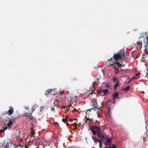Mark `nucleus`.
<instances>
[{
	"label": "nucleus",
	"mask_w": 148,
	"mask_h": 148,
	"mask_svg": "<svg viewBox=\"0 0 148 148\" xmlns=\"http://www.w3.org/2000/svg\"><path fill=\"white\" fill-rule=\"evenodd\" d=\"M90 129L94 135H95L97 134L98 135V134L101 132H100L101 129L97 126L95 125L92 126L90 127Z\"/></svg>",
	"instance_id": "obj_1"
},
{
	"label": "nucleus",
	"mask_w": 148,
	"mask_h": 148,
	"mask_svg": "<svg viewBox=\"0 0 148 148\" xmlns=\"http://www.w3.org/2000/svg\"><path fill=\"white\" fill-rule=\"evenodd\" d=\"M122 59L121 57V55L120 53L118 54L115 53L114 54L113 57L111 58L110 59L107 60L108 62L112 61L114 60L116 61H118L120 59Z\"/></svg>",
	"instance_id": "obj_2"
},
{
	"label": "nucleus",
	"mask_w": 148,
	"mask_h": 148,
	"mask_svg": "<svg viewBox=\"0 0 148 148\" xmlns=\"http://www.w3.org/2000/svg\"><path fill=\"white\" fill-rule=\"evenodd\" d=\"M97 136L98 137L101 139L102 141H103L105 139L107 138L108 136L106 134V132H103L98 134Z\"/></svg>",
	"instance_id": "obj_3"
},
{
	"label": "nucleus",
	"mask_w": 148,
	"mask_h": 148,
	"mask_svg": "<svg viewBox=\"0 0 148 148\" xmlns=\"http://www.w3.org/2000/svg\"><path fill=\"white\" fill-rule=\"evenodd\" d=\"M92 138L94 140L95 143L96 142H99V143L100 148H101L102 146V143L101 140H99L96 137L94 136H92Z\"/></svg>",
	"instance_id": "obj_4"
},
{
	"label": "nucleus",
	"mask_w": 148,
	"mask_h": 148,
	"mask_svg": "<svg viewBox=\"0 0 148 148\" xmlns=\"http://www.w3.org/2000/svg\"><path fill=\"white\" fill-rule=\"evenodd\" d=\"M9 108L10 109L8 110V112H7V114L8 113V115H10L14 112V110L13 108L12 107H10Z\"/></svg>",
	"instance_id": "obj_5"
},
{
	"label": "nucleus",
	"mask_w": 148,
	"mask_h": 148,
	"mask_svg": "<svg viewBox=\"0 0 148 148\" xmlns=\"http://www.w3.org/2000/svg\"><path fill=\"white\" fill-rule=\"evenodd\" d=\"M119 93L116 92V93H114L112 95V97L113 98V99L114 101L115 100V99L116 98L119 99V97H118Z\"/></svg>",
	"instance_id": "obj_6"
},
{
	"label": "nucleus",
	"mask_w": 148,
	"mask_h": 148,
	"mask_svg": "<svg viewBox=\"0 0 148 148\" xmlns=\"http://www.w3.org/2000/svg\"><path fill=\"white\" fill-rule=\"evenodd\" d=\"M119 84V80L117 79V82L114 85V89L115 90L116 88L118 86H120V85Z\"/></svg>",
	"instance_id": "obj_7"
},
{
	"label": "nucleus",
	"mask_w": 148,
	"mask_h": 148,
	"mask_svg": "<svg viewBox=\"0 0 148 148\" xmlns=\"http://www.w3.org/2000/svg\"><path fill=\"white\" fill-rule=\"evenodd\" d=\"M102 92L104 93V95H105L107 94L109 92L108 90L107 89H105L104 90H102Z\"/></svg>",
	"instance_id": "obj_8"
},
{
	"label": "nucleus",
	"mask_w": 148,
	"mask_h": 148,
	"mask_svg": "<svg viewBox=\"0 0 148 148\" xmlns=\"http://www.w3.org/2000/svg\"><path fill=\"white\" fill-rule=\"evenodd\" d=\"M131 88V87L130 86H127L125 89H123V90L125 92L128 91Z\"/></svg>",
	"instance_id": "obj_9"
},
{
	"label": "nucleus",
	"mask_w": 148,
	"mask_h": 148,
	"mask_svg": "<svg viewBox=\"0 0 148 148\" xmlns=\"http://www.w3.org/2000/svg\"><path fill=\"white\" fill-rule=\"evenodd\" d=\"M146 34H147L146 32H145V33L143 32L142 33H141L140 34V37L141 38H142L145 37L146 36Z\"/></svg>",
	"instance_id": "obj_10"
},
{
	"label": "nucleus",
	"mask_w": 148,
	"mask_h": 148,
	"mask_svg": "<svg viewBox=\"0 0 148 148\" xmlns=\"http://www.w3.org/2000/svg\"><path fill=\"white\" fill-rule=\"evenodd\" d=\"M91 110L94 109V111H96L97 110H99L100 108H97V106H94L93 107V108H90Z\"/></svg>",
	"instance_id": "obj_11"
},
{
	"label": "nucleus",
	"mask_w": 148,
	"mask_h": 148,
	"mask_svg": "<svg viewBox=\"0 0 148 148\" xmlns=\"http://www.w3.org/2000/svg\"><path fill=\"white\" fill-rule=\"evenodd\" d=\"M53 104L54 105L51 108V110L52 111H54V112H55V111H54L55 107H57V106L56 105L55 102Z\"/></svg>",
	"instance_id": "obj_12"
},
{
	"label": "nucleus",
	"mask_w": 148,
	"mask_h": 148,
	"mask_svg": "<svg viewBox=\"0 0 148 148\" xmlns=\"http://www.w3.org/2000/svg\"><path fill=\"white\" fill-rule=\"evenodd\" d=\"M104 140H106L108 143H110L111 141V139L109 138L108 136L107 138L105 139Z\"/></svg>",
	"instance_id": "obj_13"
},
{
	"label": "nucleus",
	"mask_w": 148,
	"mask_h": 148,
	"mask_svg": "<svg viewBox=\"0 0 148 148\" xmlns=\"http://www.w3.org/2000/svg\"><path fill=\"white\" fill-rule=\"evenodd\" d=\"M116 65L118 67H120V68L123 65L122 64H120L119 62H118V61H117V62L116 63Z\"/></svg>",
	"instance_id": "obj_14"
},
{
	"label": "nucleus",
	"mask_w": 148,
	"mask_h": 148,
	"mask_svg": "<svg viewBox=\"0 0 148 148\" xmlns=\"http://www.w3.org/2000/svg\"><path fill=\"white\" fill-rule=\"evenodd\" d=\"M119 72V69L118 68H116L114 69V73L115 74H117Z\"/></svg>",
	"instance_id": "obj_15"
},
{
	"label": "nucleus",
	"mask_w": 148,
	"mask_h": 148,
	"mask_svg": "<svg viewBox=\"0 0 148 148\" xmlns=\"http://www.w3.org/2000/svg\"><path fill=\"white\" fill-rule=\"evenodd\" d=\"M112 80L114 82H116L117 80L115 77H114L112 78Z\"/></svg>",
	"instance_id": "obj_16"
},
{
	"label": "nucleus",
	"mask_w": 148,
	"mask_h": 148,
	"mask_svg": "<svg viewBox=\"0 0 148 148\" xmlns=\"http://www.w3.org/2000/svg\"><path fill=\"white\" fill-rule=\"evenodd\" d=\"M102 92V89H99L97 91V92L99 94H101Z\"/></svg>",
	"instance_id": "obj_17"
},
{
	"label": "nucleus",
	"mask_w": 148,
	"mask_h": 148,
	"mask_svg": "<svg viewBox=\"0 0 148 148\" xmlns=\"http://www.w3.org/2000/svg\"><path fill=\"white\" fill-rule=\"evenodd\" d=\"M140 75V73H136V74L135 75V77H133V78H134L135 79L136 78H137V76H138Z\"/></svg>",
	"instance_id": "obj_18"
},
{
	"label": "nucleus",
	"mask_w": 148,
	"mask_h": 148,
	"mask_svg": "<svg viewBox=\"0 0 148 148\" xmlns=\"http://www.w3.org/2000/svg\"><path fill=\"white\" fill-rule=\"evenodd\" d=\"M47 92H49V93H50V92H51L53 91V89H49L47 90Z\"/></svg>",
	"instance_id": "obj_19"
},
{
	"label": "nucleus",
	"mask_w": 148,
	"mask_h": 148,
	"mask_svg": "<svg viewBox=\"0 0 148 148\" xmlns=\"http://www.w3.org/2000/svg\"><path fill=\"white\" fill-rule=\"evenodd\" d=\"M144 47H145V49L144 50V51L145 52V53L146 54H148V53L147 52V51L146 50V45H144Z\"/></svg>",
	"instance_id": "obj_20"
},
{
	"label": "nucleus",
	"mask_w": 148,
	"mask_h": 148,
	"mask_svg": "<svg viewBox=\"0 0 148 148\" xmlns=\"http://www.w3.org/2000/svg\"><path fill=\"white\" fill-rule=\"evenodd\" d=\"M137 44L138 45H141V46H142V42L139 41V42H137Z\"/></svg>",
	"instance_id": "obj_21"
},
{
	"label": "nucleus",
	"mask_w": 148,
	"mask_h": 148,
	"mask_svg": "<svg viewBox=\"0 0 148 148\" xmlns=\"http://www.w3.org/2000/svg\"><path fill=\"white\" fill-rule=\"evenodd\" d=\"M12 123H7V125L9 126H10L12 125Z\"/></svg>",
	"instance_id": "obj_22"
},
{
	"label": "nucleus",
	"mask_w": 148,
	"mask_h": 148,
	"mask_svg": "<svg viewBox=\"0 0 148 148\" xmlns=\"http://www.w3.org/2000/svg\"><path fill=\"white\" fill-rule=\"evenodd\" d=\"M105 148H117L115 145H113L112 147L108 148V147H106Z\"/></svg>",
	"instance_id": "obj_23"
},
{
	"label": "nucleus",
	"mask_w": 148,
	"mask_h": 148,
	"mask_svg": "<svg viewBox=\"0 0 148 148\" xmlns=\"http://www.w3.org/2000/svg\"><path fill=\"white\" fill-rule=\"evenodd\" d=\"M49 92H47V90L46 92L45 93V95L46 96H47L48 95H49Z\"/></svg>",
	"instance_id": "obj_24"
},
{
	"label": "nucleus",
	"mask_w": 148,
	"mask_h": 148,
	"mask_svg": "<svg viewBox=\"0 0 148 148\" xmlns=\"http://www.w3.org/2000/svg\"><path fill=\"white\" fill-rule=\"evenodd\" d=\"M75 79L73 78L71 80V83H73V82H75Z\"/></svg>",
	"instance_id": "obj_25"
},
{
	"label": "nucleus",
	"mask_w": 148,
	"mask_h": 148,
	"mask_svg": "<svg viewBox=\"0 0 148 148\" xmlns=\"http://www.w3.org/2000/svg\"><path fill=\"white\" fill-rule=\"evenodd\" d=\"M54 123L55 125H56V126H58L59 125L58 123L57 122H54Z\"/></svg>",
	"instance_id": "obj_26"
},
{
	"label": "nucleus",
	"mask_w": 148,
	"mask_h": 148,
	"mask_svg": "<svg viewBox=\"0 0 148 148\" xmlns=\"http://www.w3.org/2000/svg\"><path fill=\"white\" fill-rule=\"evenodd\" d=\"M105 86L107 88H108L109 87V85L108 84H107Z\"/></svg>",
	"instance_id": "obj_27"
},
{
	"label": "nucleus",
	"mask_w": 148,
	"mask_h": 148,
	"mask_svg": "<svg viewBox=\"0 0 148 148\" xmlns=\"http://www.w3.org/2000/svg\"><path fill=\"white\" fill-rule=\"evenodd\" d=\"M34 134V133L33 132H31V137L33 136V135Z\"/></svg>",
	"instance_id": "obj_28"
},
{
	"label": "nucleus",
	"mask_w": 148,
	"mask_h": 148,
	"mask_svg": "<svg viewBox=\"0 0 148 148\" xmlns=\"http://www.w3.org/2000/svg\"><path fill=\"white\" fill-rule=\"evenodd\" d=\"M61 108L63 109H65L66 108V106H62Z\"/></svg>",
	"instance_id": "obj_29"
},
{
	"label": "nucleus",
	"mask_w": 148,
	"mask_h": 148,
	"mask_svg": "<svg viewBox=\"0 0 148 148\" xmlns=\"http://www.w3.org/2000/svg\"><path fill=\"white\" fill-rule=\"evenodd\" d=\"M5 130V129L4 130H0V134L2 133Z\"/></svg>",
	"instance_id": "obj_30"
},
{
	"label": "nucleus",
	"mask_w": 148,
	"mask_h": 148,
	"mask_svg": "<svg viewBox=\"0 0 148 148\" xmlns=\"http://www.w3.org/2000/svg\"><path fill=\"white\" fill-rule=\"evenodd\" d=\"M62 121H63V122H65V121H66V119H64V118L62 119Z\"/></svg>",
	"instance_id": "obj_31"
},
{
	"label": "nucleus",
	"mask_w": 148,
	"mask_h": 148,
	"mask_svg": "<svg viewBox=\"0 0 148 148\" xmlns=\"http://www.w3.org/2000/svg\"><path fill=\"white\" fill-rule=\"evenodd\" d=\"M99 79L97 77V80H98V82H97V81H95V82H96L97 83H98L99 82Z\"/></svg>",
	"instance_id": "obj_32"
},
{
	"label": "nucleus",
	"mask_w": 148,
	"mask_h": 148,
	"mask_svg": "<svg viewBox=\"0 0 148 148\" xmlns=\"http://www.w3.org/2000/svg\"><path fill=\"white\" fill-rule=\"evenodd\" d=\"M67 120L69 121H72V120L70 118H68V119Z\"/></svg>",
	"instance_id": "obj_33"
},
{
	"label": "nucleus",
	"mask_w": 148,
	"mask_h": 148,
	"mask_svg": "<svg viewBox=\"0 0 148 148\" xmlns=\"http://www.w3.org/2000/svg\"><path fill=\"white\" fill-rule=\"evenodd\" d=\"M146 40L147 41V43H146V44H145V45H146L147 44V43H148V37H147L146 38Z\"/></svg>",
	"instance_id": "obj_34"
},
{
	"label": "nucleus",
	"mask_w": 148,
	"mask_h": 148,
	"mask_svg": "<svg viewBox=\"0 0 148 148\" xmlns=\"http://www.w3.org/2000/svg\"><path fill=\"white\" fill-rule=\"evenodd\" d=\"M87 120H90V119H86V121H85V123H83V124H84H84H85V123H86L87 122Z\"/></svg>",
	"instance_id": "obj_35"
},
{
	"label": "nucleus",
	"mask_w": 148,
	"mask_h": 148,
	"mask_svg": "<svg viewBox=\"0 0 148 148\" xmlns=\"http://www.w3.org/2000/svg\"><path fill=\"white\" fill-rule=\"evenodd\" d=\"M68 118V116H67L65 118V119H66V121H67L68 119V118Z\"/></svg>",
	"instance_id": "obj_36"
},
{
	"label": "nucleus",
	"mask_w": 148,
	"mask_h": 148,
	"mask_svg": "<svg viewBox=\"0 0 148 148\" xmlns=\"http://www.w3.org/2000/svg\"><path fill=\"white\" fill-rule=\"evenodd\" d=\"M108 113L109 114H110V109L109 108H108Z\"/></svg>",
	"instance_id": "obj_37"
},
{
	"label": "nucleus",
	"mask_w": 148,
	"mask_h": 148,
	"mask_svg": "<svg viewBox=\"0 0 148 148\" xmlns=\"http://www.w3.org/2000/svg\"><path fill=\"white\" fill-rule=\"evenodd\" d=\"M29 118L30 120H32L33 118L32 117H30V116H29Z\"/></svg>",
	"instance_id": "obj_38"
},
{
	"label": "nucleus",
	"mask_w": 148,
	"mask_h": 148,
	"mask_svg": "<svg viewBox=\"0 0 148 148\" xmlns=\"http://www.w3.org/2000/svg\"><path fill=\"white\" fill-rule=\"evenodd\" d=\"M90 110H89V109H88V110H86V111L87 112H89L90 111Z\"/></svg>",
	"instance_id": "obj_39"
},
{
	"label": "nucleus",
	"mask_w": 148,
	"mask_h": 148,
	"mask_svg": "<svg viewBox=\"0 0 148 148\" xmlns=\"http://www.w3.org/2000/svg\"><path fill=\"white\" fill-rule=\"evenodd\" d=\"M31 132H34V131L33 130V128H31Z\"/></svg>",
	"instance_id": "obj_40"
},
{
	"label": "nucleus",
	"mask_w": 148,
	"mask_h": 148,
	"mask_svg": "<svg viewBox=\"0 0 148 148\" xmlns=\"http://www.w3.org/2000/svg\"><path fill=\"white\" fill-rule=\"evenodd\" d=\"M77 121V120L76 119H75L73 120V121H74V123H76V122L75 121Z\"/></svg>",
	"instance_id": "obj_41"
},
{
	"label": "nucleus",
	"mask_w": 148,
	"mask_h": 148,
	"mask_svg": "<svg viewBox=\"0 0 148 148\" xmlns=\"http://www.w3.org/2000/svg\"><path fill=\"white\" fill-rule=\"evenodd\" d=\"M113 66V68H114V69H115L116 68V67L115 66V65H114Z\"/></svg>",
	"instance_id": "obj_42"
},
{
	"label": "nucleus",
	"mask_w": 148,
	"mask_h": 148,
	"mask_svg": "<svg viewBox=\"0 0 148 148\" xmlns=\"http://www.w3.org/2000/svg\"><path fill=\"white\" fill-rule=\"evenodd\" d=\"M28 148V147L27 146V145H25V148Z\"/></svg>",
	"instance_id": "obj_43"
},
{
	"label": "nucleus",
	"mask_w": 148,
	"mask_h": 148,
	"mask_svg": "<svg viewBox=\"0 0 148 148\" xmlns=\"http://www.w3.org/2000/svg\"><path fill=\"white\" fill-rule=\"evenodd\" d=\"M21 131L20 130H19L18 131V134H20Z\"/></svg>",
	"instance_id": "obj_44"
},
{
	"label": "nucleus",
	"mask_w": 148,
	"mask_h": 148,
	"mask_svg": "<svg viewBox=\"0 0 148 148\" xmlns=\"http://www.w3.org/2000/svg\"><path fill=\"white\" fill-rule=\"evenodd\" d=\"M112 65H113V66L114 65H113V64H111L110 65V66H112Z\"/></svg>",
	"instance_id": "obj_45"
},
{
	"label": "nucleus",
	"mask_w": 148,
	"mask_h": 148,
	"mask_svg": "<svg viewBox=\"0 0 148 148\" xmlns=\"http://www.w3.org/2000/svg\"><path fill=\"white\" fill-rule=\"evenodd\" d=\"M102 72L104 73V71L103 70H102Z\"/></svg>",
	"instance_id": "obj_46"
},
{
	"label": "nucleus",
	"mask_w": 148,
	"mask_h": 148,
	"mask_svg": "<svg viewBox=\"0 0 148 148\" xmlns=\"http://www.w3.org/2000/svg\"><path fill=\"white\" fill-rule=\"evenodd\" d=\"M25 115L27 116H28L27 115V114H26V115Z\"/></svg>",
	"instance_id": "obj_47"
},
{
	"label": "nucleus",
	"mask_w": 148,
	"mask_h": 148,
	"mask_svg": "<svg viewBox=\"0 0 148 148\" xmlns=\"http://www.w3.org/2000/svg\"><path fill=\"white\" fill-rule=\"evenodd\" d=\"M25 115L27 116H28L27 115V114H26V115Z\"/></svg>",
	"instance_id": "obj_48"
},
{
	"label": "nucleus",
	"mask_w": 148,
	"mask_h": 148,
	"mask_svg": "<svg viewBox=\"0 0 148 148\" xmlns=\"http://www.w3.org/2000/svg\"><path fill=\"white\" fill-rule=\"evenodd\" d=\"M81 125V124L80 123H79V125Z\"/></svg>",
	"instance_id": "obj_49"
},
{
	"label": "nucleus",
	"mask_w": 148,
	"mask_h": 148,
	"mask_svg": "<svg viewBox=\"0 0 148 148\" xmlns=\"http://www.w3.org/2000/svg\"><path fill=\"white\" fill-rule=\"evenodd\" d=\"M12 122L14 121V120H13V119H12Z\"/></svg>",
	"instance_id": "obj_50"
},
{
	"label": "nucleus",
	"mask_w": 148,
	"mask_h": 148,
	"mask_svg": "<svg viewBox=\"0 0 148 148\" xmlns=\"http://www.w3.org/2000/svg\"><path fill=\"white\" fill-rule=\"evenodd\" d=\"M131 79H130V81H129V82H128V83L130 81H131Z\"/></svg>",
	"instance_id": "obj_51"
},
{
	"label": "nucleus",
	"mask_w": 148,
	"mask_h": 148,
	"mask_svg": "<svg viewBox=\"0 0 148 148\" xmlns=\"http://www.w3.org/2000/svg\"><path fill=\"white\" fill-rule=\"evenodd\" d=\"M53 95H56V94H53Z\"/></svg>",
	"instance_id": "obj_52"
},
{
	"label": "nucleus",
	"mask_w": 148,
	"mask_h": 148,
	"mask_svg": "<svg viewBox=\"0 0 148 148\" xmlns=\"http://www.w3.org/2000/svg\"><path fill=\"white\" fill-rule=\"evenodd\" d=\"M76 125H77V124H76Z\"/></svg>",
	"instance_id": "obj_53"
},
{
	"label": "nucleus",
	"mask_w": 148,
	"mask_h": 148,
	"mask_svg": "<svg viewBox=\"0 0 148 148\" xmlns=\"http://www.w3.org/2000/svg\"><path fill=\"white\" fill-rule=\"evenodd\" d=\"M143 139H144V136H143Z\"/></svg>",
	"instance_id": "obj_54"
},
{
	"label": "nucleus",
	"mask_w": 148,
	"mask_h": 148,
	"mask_svg": "<svg viewBox=\"0 0 148 148\" xmlns=\"http://www.w3.org/2000/svg\"><path fill=\"white\" fill-rule=\"evenodd\" d=\"M25 114H27V113H25Z\"/></svg>",
	"instance_id": "obj_55"
},
{
	"label": "nucleus",
	"mask_w": 148,
	"mask_h": 148,
	"mask_svg": "<svg viewBox=\"0 0 148 148\" xmlns=\"http://www.w3.org/2000/svg\"><path fill=\"white\" fill-rule=\"evenodd\" d=\"M74 110H76V109H74Z\"/></svg>",
	"instance_id": "obj_56"
},
{
	"label": "nucleus",
	"mask_w": 148,
	"mask_h": 148,
	"mask_svg": "<svg viewBox=\"0 0 148 148\" xmlns=\"http://www.w3.org/2000/svg\"><path fill=\"white\" fill-rule=\"evenodd\" d=\"M32 125H34L32 124Z\"/></svg>",
	"instance_id": "obj_57"
},
{
	"label": "nucleus",
	"mask_w": 148,
	"mask_h": 148,
	"mask_svg": "<svg viewBox=\"0 0 148 148\" xmlns=\"http://www.w3.org/2000/svg\"><path fill=\"white\" fill-rule=\"evenodd\" d=\"M93 106H92V107H91V108H93Z\"/></svg>",
	"instance_id": "obj_58"
},
{
	"label": "nucleus",
	"mask_w": 148,
	"mask_h": 148,
	"mask_svg": "<svg viewBox=\"0 0 148 148\" xmlns=\"http://www.w3.org/2000/svg\"><path fill=\"white\" fill-rule=\"evenodd\" d=\"M103 84H105V83H103Z\"/></svg>",
	"instance_id": "obj_59"
},
{
	"label": "nucleus",
	"mask_w": 148,
	"mask_h": 148,
	"mask_svg": "<svg viewBox=\"0 0 148 148\" xmlns=\"http://www.w3.org/2000/svg\"><path fill=\"white\" fill-rule=\"evenodd\" d=\"M75 97H77V96H76Z\"/></svg>",
	"instance_id": "obj_60"
}]
</instances>
